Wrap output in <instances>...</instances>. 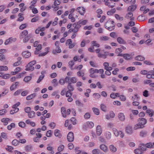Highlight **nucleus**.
Returning a JSON list of instances; mask_svg holds the SVG:
<instances>
[{
  "instance_id": "obj_1",
  "label": "nucleus",
  "mask_w": 154,
  "mask_h": 154,
  "mask_svg": "<svg viewBox=\"0 0 154 154\" xmlns=\"http://www.w3.org/2000/svg\"><path fill=\"white\" fill-rule=\"evenodd\" d=\"M139 123L135 125L134 129L135 130L139 128H143L144 127V125L147 122L146 120L143 118H139L138 119Z\"/></svg>"
},
{
  "instance_id": "obj_2",
  "label": "nucleus",
  "mask_w": 154,
  "mask_h": 154,
  "mask_svg": "<svg viewBox=\"0 0 154 154\" xmlns=\"http://www.w3.org/2000/svg\"><path fill=\"white\" fill-rule=\"evenodd\" d=\"M105 27L109 31H111L114 29V22L111 20H108L104 25Z\"/></svg>"
},
{
  "instance_id": "obj_3",
  "label": "nucleus",
  "mask_w": 154,
  "mask_h": 154,
  "mask_svg": "<svg viewBox=\"0 0 154 154\" xmlns=\"http://www.w3.org/2000/svg\"><path fill=\"white\" fill-rule=\"evenodd\" d=\"M81 25L78 24L77 23H74L72 25V28L68 30V32L71 33L72 32H77L79 31V28L81 27Z\"/></svg>"
},
{
  "instance_id": "obj_4",
  "label": "nucleus",
  "mask_w": 154,
  "mask_h": 154,
  "mask_svg": "<svg viewBox=\"0 0 154 154\" xmlns=\"http://www.w3.org/2000/svg\"><path fill=\"white\" fill-rule=\"evenodd\" d=\"M36 63L35 60H33L30 62L27 65L26 70V71H32L34 70V67L33 66Z\"/></svg>"
},
{
  "instance_id": "obj_5",
  "label": "nucleus",
  "mask_w": 154,
  "mask_h": 154,
  "mask_svg": "<svg viewBox=\"0 0 154 154\" xmlns=\"http://www.w3.org/2000/svg\"><path fill=\"white\" fill-rule=\"evenodd\" d=\"M112 130L114 134L116 137H117L119 136L121 138H123L124 137V134L122 131H118L116 128H113Z\"/></svg>"
},
{
  "instance_id": "obj_6",
  "label": "nucleus",
  "mask_w": 154,
  "mask_h": 154,
  "mask_svg": "<svg viewBox=\"0 0 154 154\" xmlns=\"http://www.w3.org/2000/svg\"><path fill=\"white\" fill-rule=\"evenodd\" d=\"M77 81V78L75 77H72L69 78L68 76H66L65 78L66 82L68 83V84L75 83Z\"/></svg>"
},
{
  "instance_id": "obj_7",
  "label": "nucleus",
  "mask_w": 154,
  "mask_h": 154,
  "mask_svg": "<svg viewBox=\"0 0 154 154\" xmlns=\"http://www.w3.org/2000/svg\"><path fill=\"white\" fill-rule=\"evenodd\" d=\"M20 105V103L18 102L14 104L12 106V108L14 109L13 110H12L10 111V113L11 114H13L19 111V108L17 107Z\"/></svg>"
},
{
  "instance_id": "obj_8",
  "label": "nucleus",
  "mask_w": 154,
  "mask_h": 154,
  "mask_svg": "<svg viewBox=\"0 0 154 154\" xmlns=\"http://www.w3.org/2000/svg\"><path fill=\"white\" fill-rule=\"evenodd\" d=\"M61 110L62 116L64 118L66 117L67 115H69L71 111L69 109H68L66 112L65 108L64 107H61Z\"/></svg>"
},
{
  "instance_id": "obj_9",
  "label": "nucleus",
  "mask_w": 154,
  "mask_h": 154,
  "mask_svg": "<svg viewBox=\"0 0 154 154\" xmlns=\"http://www.w3.org/2000/svg\"><path fill=\"white\" fill-rule=\"evenodd\" d=\"M66 45L69 46V49H71L75 46V43H72V40L69 39L66 40Z\"/></svg>"
},
{
  "instance_id": "obj_10",
  "label": "nucleus",
  "mask_w": 154,
  "mask_h": 154,
  "mask_svg": "<svg viewBox=\"0 0 154 154\" xmlns=\"http://www.w3.org/2000/svg\"><path fill=\"white\" fill-rule=\"evenodd\" d=\"M67 139L68 141L72 142L74 139V134L72 132H69L67 135Z\"/></svg>"
},
{
  "instance_id": "obj_11",
  "label": "nucleus",
  "mask_w": 154,
  "mask_h": 154,
  "mask_svg": "<svg viewBox=\"0 0 154 154\" xmlns=\"http://www.w3.org/2000/svg\"><path fill=\"white\" fill-rule=\"evenodd\" d=\"M17 40L16 38H13L11 37L6 39L5 42V45H8L9 44L11 43L12 42H14Z\"/></svg>"
},
{
  "instance_id": "obj_12",
  "label": "nucleus",
  "mask_w": 154,
  "mask_h": 154,
  "mask_svg": "<svg viewBox=\"0 0 154 154\" xmlns=\"http://www.w3.org/2000/svg\"><path fill=\"white\" fill-rule=\"evenodd\" d=\"M146 77L148 79H154V71L151 70L149 71L148 73L146 75Z\"/></svg>"
},
{
  "instance_id": "obj_13",
  "label": "nucleus",
  "mask_w": 154,
  "mask_h": 154,
  "mask_svg": "<svg viewBox=\"0 0 154 154\" xmlns=\"http://www.w3.org/2000/svg\"><path fill=\"white\" fill-rule=\"evenodd\" d=\"M45 72L44 71H42L41 72V75L40 76L38 80L37 81V83H39L44 79L45 77Z\"/></svg>"
},
{
  "instance_id": "obj_14",
  "label": "nucleus",
  "mask_w": 154,
  "mask_h": 154,
  "mask_svg": "<svg viewBox=\"0 0 154 154\" xmlns=\"http://www.w3.org/2000/svg\"><path fill=\"white\" fill-rule=\"evenodd\" d=\"M104 69L106 70H112V67L109 66V63L108 62H104L103 64Z\"/></svg>"
},
{
  "instance_id": "obj_15",
  "label": "nucleus",
  "mask_w": 154,
  "mask_h": 154,
  "mask_svg": "<svg viewBox=\"0 0 154 154\" xmlns=\"http://www.w3.org/2000/svg\"><path fill=\"white\" fill-rule=\"evenodd\" d=\"M54 135L56 137H57L59 138H60L62 137L60 131L58 129H56L54 130Z\"/></svg>"
},
{
  "instance_id": "obj_16",
  "label": "nucleus",
  "mask_w": 154,
  "mask_h": 154,
  "mask_svg": "<svg viewBox=\"0 0 154 154\" xmlns=\"http://www.w3.org/2000/svg\"><path fill=\"white\" fill-rule=\"evenodd\" d=\"M78 11L82 15H83L85 11V8L82 7H79L77 9Z\"/></svg>"
},
{
  "instance_id": "obj_17",
  "label": "nucleus",
  "mask_w": 154,
  "mask_h": 154,
  "mask_svg": "<svg viewBox=\"0 0 154 154\" xmlns=\"http://www.w3.org/2000/svg\"><path fill=\"white\" fill-rule=\"evenodd\" d=\"M22 55L24 57L28 58L31 56V54L29 51H26L23 52Z\"/></svg>"
},
{
  "instance_id": "obj_18",
  "label": "nucleus",
  "mask_w": 154,
  "mask_h": 154,
  "mask_svg": "<svg viewBox=\"0 0 154 154\" xmlns=\"http://www.w3.org/2000/svg\"><path fill=\"white\" fill-rule=\"evenodd\" d=\"M28 32L27 30H24L23 31L20 35V38H22L28 35Z\"/></svg>"
},
{
  "instance_id": "obj_19",
  "label": "nucleus",
  "mask_w": 154,
  "mask_h": 154,
  "mask_svg": "<svg viewBox=\"0 0 154 154\" xmlns=\"http://www.w3.org/2000/svg\"><path fill=\"white\" fill-rule=\"evenodd\" d=\"M102 133V130L101 126L98 125L96 128V134L98 135H100Z\"/></svg>"
},
{
  "instance_id": "obj_20",
  "label": "nucleus",
  "mask_w": 154,
  "mask_h": 154,
  "mask_svg": "<svg viewBox=\"0 0 154 154\" xmlns=\"http://www.w3.org/2000/svg\"><path fill=\"white\" fill-rule=\"evenodd\" d=\"M133 16V14L131 12H129L126 14L125 17V18L127 19L130 18V20H134V18L132 17Z\"/></svg>"
},
{
  "instance_id": "obj_21",
  "label": "nucleus",
  "mask_w": 154,
  "mask_h": 154,
  "mask_svg": "<svg viewBox=\"0 0 154 154\" xmlns=\"http://www.w3.org/2000/svg\"><path fill=\"white\" fill-rule=\"evenodd\" d=\"M117 41L119 44H125L126 43V41L120 37L117 38Z\"/></svg>"
},
{
  "instance_id": "obj_22",
  "label": "nucleus",
  "mask_w": 154,
  "mask_h": 154,
  "mask_svg": "<svg viewBox=\"0 0 154 154\" xmlns=\"http://www.w3.org/2000/svg\"><path fill=\"white\" fill-rule=\"evenodd\" d=\"M126 132L127 133L131 134L132 133V127L129 126H128L126 128Z\"/></svg>"
},
{
  "instance_id": "obj_23",
  "label": "nucleus",
  "mask_w": 154,
  "mask_h": 154,
  "mask_svg": "<svg viewBox=\"0 0 154 154\" xmlns=\"http://www.w3.org/2000/svg\"><path fill=\"white\" fill-rule=\"evenodd\" d=\"M118 116L119 120L122 121H124L125 119V117L122 113H119L118 114Z\"/></svg>"
},
{
  "instance_id": "obj_24",
  "label": "nucleus",
  "mask_w": 154,
  "mask_h": 154,
  "mask_svg": "<svg viewBox=\"0 0 154 154\" xmlns=\"http://www.w3.org/2000/svg\"><path fill=\"white\" fill-rule=\"evenodd\" d=\"M137 8L136 5L129 6L128 8V11H134Z\"/></svg>"
},
{
  "instance_id": "obj_25",
  "label": "nucleus",
  "mask_w": 154,
  "mask_h": 154,
  "mask_svg": "<svg viewBox=\"0 0 154 154\" xmlns=\"http://www.w3.org/2000/svg\"><path fill=\"white\" fill-rule=\"evenodd\" d=\"M28 116L29 118H33L35 116V112L34 111H31L28 113Z\"/></svg>"
},
{
  "instance_id": "obj_26",
  "label": "nucleus",
  "mask_w": 154,
  "mask_h": 154,
  "mask_svg": "<svg viewBox=\"0 0 154 154\" xmlns=\"http://www.w3.org/2000/svg\"><path fill=\"white\" fill-rule=\"evenodd\" d=\"M88 20H80L77 23L79 25H84L87 23Z\"/></svg>"
},
{
  "instance_id": "obj_27",
  "label": "nucleus",
  "mask_w": 154,
  "mask_h": 154,
  "mask_svg": "<svg viewBox=\"0 0 154 154\" xmlns=\"http://www.w3.org/2000/svg\"><path fill=\"white\" fill-rule=\"evenodd\" d=\"M35 51V54H38V52L42 49V45H38V46L36 47Z\"/></svg>"
},
{
  "instance_id": "obj_28",
  "label": "nucleus",
  "mask_w": 154,
  "mask_h": 154,
  "mask_svg": "<svg viewBox=\"0 0 154 154\" xmlns=\"http://www.w3.org/2000/svg\"><path fill=\"white\" fill-rule=\"evenodd\" d=\"M100 149L103 151L106 152L107 151L108 148L104 144H101L100 146Z\"/></svg>"
},
{
  "instance_id": "obj_29",
  "label": "nucleus",
  "mask_w": 154,
  "mask_h": 154,
  "mask_svg": "<svg viewBox=\"0 0 154 154\" xmlns=\"http://www.w3.org/2000/svg\"><path fill=\"white\" fill-rule=\"evenodd\" d=\"M146 112L149 114L150 117H152L154 115V112L152 109H148L146 110Z\"/></svg>"
},
{
  "instance_id": "obj_30",
  "label": "nucleus",
  "mask_w": 154,
  "mask_h": 154,
  "mask_svg": "<svg viewBox=\"0 0 154 154\" xmlns=\"http://www.w3.org/2000/svg\"><path fill=\"white\" fill-rule=\"evenodd\" d=\"M49 49V48H48V47L46 48L45 49V50L46 51V52H45L41 53L39 54V57L44 56H45L48 52Z\"/></svg>"
},
{
  "instance_id": "obj_31",
  "label": "nucleus",
  "mask_w": 154,
  "mask_h": 154,
  "mask_svg": "<svg viewBox=\"0 0 154 154\" xmlns=\"http://www.w3.org/2000/svg\"><path fill=\"white\" fill-rule=\"evenodd\" d=\"M10 119L8 118H3L2 119L1 121L2 122L4 123V125H6L8 124V122Z\"/></svg>"
},
{
  "instance_id": "obj_32",
  "label": "nucleus",
  "mask_w": 154,
  "mask_h": 154,
  "mask_svg": "<svg viewBox=\"0 0 154 154\" xmlns=\"http://www.w3.org/2000/svg\"><path fill=\"white\" fill-rule=\"evenodd\" d=\"M135 59L137 60L143 61L144 60L145 58L141 55H138L135 57Z\"/></svg>"
},
{
  "instance_id": "obj_33",
  "label": "nucleus",
  "mask_w": 154,
  "mask_h": 154,
  "mask_svg": "<svg viewBox=\"0 0 154 154\" xmlns=\"http://www.w3.org/2000/svg\"><path fill=\"white\" fill-rule=\"evenodd\" d=\"M36 96V94L35 93H33L31 95L28 96L26 97V99L27 100H29L32 99L34 98Z\"/></svg>"
},
{
  "instance_id": "obj_34",
  "label": "nucleus",
  "mask_w": 154,
  "mask_h": 154,
  "mask_svg": "<svg viewBox=\"0 0 154 154\" xmlns=\"http://www.w3.org/2000/svg\"><path fill=\"white\" fill-rule=\"evenodd\" d=\"M110 150L113 152H116L117 150L116 148L113 145H111L109 146Z\"/></svg>"
},
{
  "instance_id": "obj_35",
  "label": "nucleus",
  "mask_w": 154,
  "mask_h": 154,
  "mask_svg": "<svg viewBox=\"0 0 154 154\" xmlns=\"http://www.w3.org/2000/svg\"><path fill=\"white\" fill-rule=\"evenodd\" d=\"M106 52H104L103 54L100 53L97 54V56L99 57H102L104 59H105L106 58L107 56V55L106 54Z\"/></svg>"
},
{
  "instance_id": "obj_36",
  "label": "nucleus",
  "mask_w": 154,
  "mask_h": 154,
  "mask_svg": "<svg viewBox=\"0 0 154 154\" xmlns=\"http://www.w3.org/2000/svg\"><path fill=\"white\" fill-rule=\"evenodd\" d=\"M21 59V57H18V61L15 62V63H14L13 64V66H17L20 65L21 63V62L20 61Z\"/></svg>"
},
{
  "instance_id": "obj_37",
  "label": "nucleus",
  "mask_w": 154,
  "mask_h": 154,
  "mask_svg": "<svg viewBox=\"0 0 154 154\" xmlns=\"http://www.w3.org/2000/svg\"><path fill=\"white\" fill-rule=\"evenodd\" d=\"M124 58L126 60H130L132 58L131 55L128 54H124Z\"/></svg>"
},
{
  "instance_id": "obj_38",
  "label": "nucleus",
  "mask_w": 154,
  "mask_h": 154,
  "mask_svg": "<svg viewBox=\"0 0 154 154\" xmlns=\"http://www.w3.org/2000/svg\"><path fill=\"white\" fill-rule=\"evenodd\" d=\"M146 144L143 143H141L140 144V148L141 150H142L143 152L146 150Z\"/></svg>"
},
{
  "instance_id": "obj_39",
  "label": "nucleus",
  "mask_w": 154,
  "mask_h": 154,
  "mask_svg": "<svg viewBox=\"0 0 154 154\" xmlns=\"http://www.w3.org/2000/svg\"><path fill=\"white\" fill-rule=\"evenodd\" d=\"M86 124L87 126L90 128H92L94 125V123L91 122H88Z\"/></svg>"
},
{
  "instance_id": "obj_40",
  "label": "nucleus",
  "mask_w": 154,
  "mask_h": 154,
  "mask_svg": "<svg viewBox=\"0 0 154 154\" xmlns=\"http://www.w3.org/2000/svg\"><path fill=\"white\" fill-rule=\"evenodd\" d=\"M109 38L106 36H102L100 37V40L101 41H106L108 40Z\"/></svg>"
},
{
  "instance_id": "obj_41",
  "label": "nucleus",
  "mask_w": 154,
  "mask_h": 154,
  "mask_svg": "<svg viewBox=\"0 0 154 154\" xmlns=\"http://www.w3.org/2000/svg\"><path fill=\"white\" fill-rule=\"evenodd\" d=\"M23 14L20 13L18 14V16L19 17L18 19L17 20V21H22L24 20V17L23 16Z\"/></svg>"
},
{
  "instance_id": "obj_42",
  "label": "nucleus",
  "mask_w": 154,
  "mask_h": 154,
  "mask_svg": "<svg viewBox=\"0 0 154 154\" xmlns=\"http://www.w3.org/2000/svg\"><path fill=\"white\" fill-rule=\"evenodd\" d=\"M75 151L76 154H81L82 152V151L80 149V148L78 147H76L75 148Z\"/></svg>"
},
{
  "instance_id": "obj_43",
  "label": "nucleus",
  "mask_w": 154,
  "mask_h": 154,
  "mask_svg": "<svg viewBox=\"0 0 154 154\" xmlns=\"http://www.w3.org/2000/svg\"><path fill=\"white\" fill-rule=\"evenodd\" d=\"M32 78L31 76H27L24 78L23 81L26 82H28Z\"/></svg>"
},
{
  "instance_id": "obj_44",
  "label": "nucleus",
  "mask_w": 154,
  "mask_h": 154,
  "mask_svg": "<svg viewBox=\"0 0 154 154\" xmlns=\"http://www.w3.org/2000/svg\"><path fill=\"white\" fill-rule=\"evenodd\" d=\"M134 152L136 154H141L143 152L142 150H141L140 149H135L134 150Z\"/></svg>"
},
{
  "instance_id": "obj_45",
  "label": "nucleus",
  "mask_w": 154,
  "mask_h": 154,
  "mask_svg": "<svg viewBox=\"0 0 154 154\" xmlns=\"http://www.w3.org/2000/svg\"><path fill=\"white\" fill-rule=\"evenodd\" d=\"M67 88L68 89V91H69L71 92L73 91L74 89L73 86L71 85V83L68 84Z\"/></svg>"
},
{
  "instance_id": "obj_46",
  "label": "nucleus",
  "mask_w": 154,
  "mask_h": 154,
  "mask_svg": "<svg viewBox=\"0 0 154 154\" xmlns=\"http://www.w3.org/2000/svg\"><path fill=\"white\" fill-rule=\"evenodd\" d=\"M51 83L53 84V85L54 87L57 86L58 84V83L57 82V80L56 79H53L51 81Z\"/></svg>"
},
{
  "instance_id": "obj_47",
  "label": "nucleus",
  "mask_w": 154,
  "mask_h": 154,
  "mask_svg": "<svg viewBox=\"0 0 154 154\" xmlns=\"http://www.w3.org/2000/svg\"><path fill=\"white\" fill-rule=\"evenodd\" d=\"M115 17L116 19L120 21H122L123 20V18L122 17L120 16L118 14H115Z\"/></svg>"
},
{
  "instance_id": "obj_48",
  "label": "nucleus",
  "mask_w": 154,
  "mask_h": 154,
  "mask_svg": "<svg viewBox=\"0 0 154 154\" xmlns=\"http://www.w3.org/2000/svg\"><path fill=\"white\" fill-rule=\"evenodd\" d=\"M104 1L105 2V5L108 6L109 8H113V5H109L110 4L108 2L109 0H104Z\"/></svg>"
},
{
  "instance_id": "obj_49",
  "label": "nucleus",
  "mask_w": 154,
  "mask_h": 154,
  "mask_svg": "<svg viewBox=\"0 0 154 154\" xmlns=\"http://www.w3.org/2000/svg\"><path fill=\"white\" fill-rule=\"evenodd\" d=\"M105 137L106 138L108 139H109L111 138V134L110 132L109 131H107L106 132L105 134Z\"/></svg>"
},
{
  "instance_id": "obj_50",
  "label": "nucleus",
  "mask_w": 154,
  "mask_h": 154,
  "mask_svg": "<svg viewBox=\"0 0 154 154\" xmlns=\"http://www.w3.org/2000/svg\"><path fill=\"white\" fill-rule=\"evenodd\" d=\"M91 45L93 46H95L97 48H99L100 46V45L99 44L97 43L96 41H93L91 42Z\"/></svg>"
},
{
  "instance_id": "obj_51",
  "label": "nucleus",
  "mask_w": 154,
  "mask_h": 154,
  "mask_svg": "<svg viewBox=\"0 0 154 154\" xmlns=\"http://www.w3.org/2000/svg\"><path fill=\"white\" fill-rule=\"evenodd\" d=\"M89 72L90 73L94 74L95 73H98L97 69H94V68H91L89 70Z\"/></svg>"
},
{
  "instance_id": "obj_52",
  "label": "nucleus",
  "mask_w": 154,
  "mask_h": 154,
  "mask_svg": "<svg viewBox=\"0 0 154 154\" xmlns=\"http://www.w3.org/2000/svg\"><path fill=\"white\" fill-rule=\"evenodd\" d=\"M8 69V68L7 66H0V71H7Z\"/></svg>"
},
{
  "instance_id": "obj_53",
  "label": "nucleus",
  "mask_w": 154,
  "mask_h": 154,
  "mask_svg": "<svg viewBox=\"0 0 154 154\" xmlns=\"http://www.w3.org/2000/svg\"><path fill=\"white\" fill-rule=\"evenodd\" d=\"M116 12L115 9H112L110 11H108L107 12V14L108 15H111Z\"/></svg>"
},
{
  "instance_id": "obj_54",
  "label": "nucleus",
  "mask_w": 154,
  "mask_h": 154,
  "mask_svg": "<svg viewBox=\"0 0 154 154\" xmlns=\"http://www.w3.org/2000/svg\"><path fill=\"white\" fill-rule=\"evenodd\" d=\"M30 38V34H29L27 36H25V38L23 39V42H26L29 40V39Z\"/></svg>"
},
{
  "instance_id": "obj_55",
  "label": "nucleus",
  "mask_w": 154,
  "mask_h": 154,
  "mask_svg": "<svg viewBox=\"0 0 154 154\" xmlns=\"http://www.w3.org/2000/svg\"><path fill=\"white\" fill-rule=\"evenodd\" d=\"M147 132L146 131H142L140 132V136L142 137H145L146 136Z\"/></svg>"
},
{
  "instance_id": "obj_56",
  "label": "nucleus",
  "mask_w": 154,
  "mask_h": 154,
  "mask_svg": "<svg viewBox=\"0 0 154 154\" xmlns=\"http://www.w3.org/2000/svg\"><path fill=\"white\" fill-rule=\"evenodd\" d=\"M100 109L101 110L103 111L106 112V106L103 104H102L100 105Z\"/></svg>"
},
{
  "instance_id": "obj_57",
  "label": "nucleus",
  "mask_w": 154,
  "mask_h": 154,
  "mask_svg": "<svg viewBox=\"0 0 154 154\" xmlns=\"http://www.w3.org/2000/svg\"><path fill=\"white\" fill-rule=\"evenodd\" d=\"M19 143V141L16 139L13 140L12 142V144L15 146H17Z\"/></svg>"
},
{
  "instance_id": "obj_58",
  "label": "nucleus",
  "mask_w": 154,
  "mask_h": 154,
  "mask_svg": "<svg viewBox=\"0 0 154 154\" xmlns=\"http://www.w3.org/2000/svg\"><path fill=\"white\" fill-rule=\"evenodd\" d=\"M61 50L59 47H56V49L55 51H53V53L54 54L55 53V52L57 53H60L61 52Z\"/></svg>"
},
{
  "instance_id": "obj_59",
  "label": "nucleus",
  "mask_w": 154,
  "mask_h": 154,
  "mask_svg": "<svg viewBox=\"0 0 154 154\" xmlns=\"http://www.w3.org/2000/svg\"><path fill=\"white\" fill-rule=\"evenodd\" d=\"M26 73L25 72H24L21 73H20L16 76L17 79H20L23 76V75Z\"/></svg>"
},
{
  "instance_id": "obj_60",
  "label": "nucleus",
  "mask_w": 154,
  "mask_h": 154,
  "mask_svg": "<svg viewBox=\"0 0 154 154\" xmlns=\"http://www.w3.org/2000/svg\"><path fill=\"white\" fill-rule=\"evenodd\" d=\"M92 109L94 112L95 114L97 115H99L100 112L99 110L98 109L96 108H93Z\"/></svg>"
},
{
  "instance_id": "obj_61",
  "label": "nucleus",
  "mask_w": 154,
  "mask_h": 154,
  "mask_svg": "<svg viewBox=\"0 0 154 154\" xmlns=\"http://www.w3.org/2000/svg\"><path fill=\"white\" fill-rule=\"evenodd\" d=\"M64 148V146L63 145H61L58 147L57 150L59 152H61L63 151Z\"/></svg>"
},
{
  "instance_id": "obj_62",
  "label": "nucleus",
  "mask_w": 154,
  "mask_h": 154,
  "mask_svg": "<svg viewBox=\"0 0 154 154\" xmlns=\"http://www.w3.org/2000/svg\"><path fill=\"white\" fill-rule=\"evenodd\" d=\"M77 75L78 76L82 77L84 76V73L82 72V71H79L77 72Z\"/></svg>"
},
{
  "instance_id": "obj_63",
  "label": "nucleus",
  "mask_w": 154,
  "mask_h": 154,
  "mask_svg": "<svg viewBox=\"0 0 154 154\" xmlns=\"http://www.w3.org/2000/svg\"><path fill=\"white\" fill-rule=\"evenodd\" d=\"M100 152V150L98 149H94L92 151V153L93 154H99Z\"/></svg>"
},
{
  "instance_id": "obj_64",
  "label": "nucleus",
  "mask_w": 154,
  "mask_h": 154,
  "mask_svg": "<svg viewBox=\"0 0 154 154\" xmlns=\"http://www.w3.org/2000/svg\"><path fill=\"white\" fill-rule=\"evenodd\" d=\"M15 126V124L14 123H11L10 125L7 126V128L9 130H11L12 128H14Z\"/></svg>"
}]
</instances>
